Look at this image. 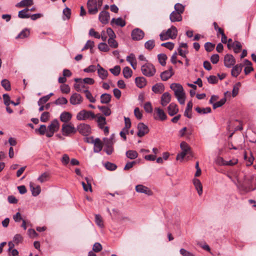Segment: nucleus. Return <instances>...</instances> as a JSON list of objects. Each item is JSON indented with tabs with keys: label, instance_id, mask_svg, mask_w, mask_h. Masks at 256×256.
Instances as JSON below:
<instances>
[{
	"label": "nucleus",
	"instance_id": "obj_13",
	"mask_svg": "<svg viewBox=\"0 0 256 256\" xmlns=\"http://www.w3.org/2000/svg\"><path fill=\"white\" fill-rule=\"evenodd\" d=\"M172 98L171 94L168 92H164L160 98V104L163 106H166L170 101Z\"/></svg>",
	"mask_w": 256,
	"mask_h": 256
},
{
	"label": "nucleus",
	"instance_id": "obj_36",
	"mask_svg": "<svg viewBox=\"0 0 256 256\" xmlns=\"http://www.w3.org/2000/svg\"><path fill=\"white\" fill-rule=\"evenodd\" d=\"M30 34V30L28 28H24L18 35L16 38H26L29 36Z\"/></svg>",
	"mask_w": 256,
	"mask_h": 256
},
{
	"label": "nucleus",
	"instance_id": "obj_48",
	"mask_svg": "<svg viewBox=\"0 0 256 256\" xmlns=\"http://www.w3.org/2000/svg\"><path fill=\"white\" fill-rule=\"evenodd\" d=\"M95 222L96 224L100 228H102L104 226L103 220L100 214L95 215Z\"/></svg>",
	"mask_w": 256,
	"mask_h": 256
},
{
	"label": "nucleus",
	"instance_id": "obj_4",
	"mask_svg": "<svg viewBox=\"0 0 256 256\" xmlns=\"http://www.w3.org/2000/svg\"><path fill=\"white\" fill-rule=\"evenodd\" d=\"M63 135L68 136L71 134H74L76 132V130L74 125L71 124H64L62 125V128Z\"/></svg>",
	"mask_w": 256,
	"mask_h": 256
},
{
	"label": "nucleus",
	"instance_id": "obj_45",
	"mask_svg": "<svg viewBox=\"0 0 256 256\" xmlns=\"http://www.w3.org/2000/svg\"><path fill=\"white\" fill-rule=\"evenodd\" d=\"M220 160L222 162V165H225V166H234V165L236 164L238 162V160L237 159L234 160H230L228 161H225L222 158H220Z\"/></svg>",
	"mask_w": 256,
	"mask_h": 256
},
{
	"label": "nucleus",
	"instance_id": "obj_16",
	"mask_svg": "<svg viewBox=\"0 0 256 256\" xmlns=\"http://www.w3.org/2000/svg\"><path fill=\"white\" fill-rule=\"evenodd\" d=\"M178 106L174 102L171 103L168 107V114L170 116L176 114L178 112Z\"/></svg>",
	"mask_w": 256,
	"mask_h": 256
},
{
	"label": "nucleus",
	"instance_id": "obj_26",
	"mask_svg": "<svg viewBox=\"0 0 256 256\" xmlns=\"http://www.w3.org/2000/svg\"><path fill=\"white\" fill-rule=\"evenodd\" d=\"M180 147L182 152H184L187 154H192L191 148L186 142H182L180 143Z\"/></svg>",
	"mask_w": 256,
	"mask_h": 256
},
{
	"label": "nucleus",
	"instance_id": "obj_43",
	"mask_svg": "<svg viewBox=\"0 0 256 256\" xmlns=\"http://www.w3.org/2000/svg\"><path fill=\"white\" fill-rule=\"evenodd\" d=\"M195 110L199 114H206L208 113H210L211 112V108L209 107L201 108L200 107H196L195 108Z\"/></svg>",
	"mask_w": 256,
	"mask_h": 256
},
{
	"label": "nucleus",
	"instance_id": "obj_57",
	"mask_svg": "<svg viewBox=\"0 0 256 256\" xmlns=\"http://www.w3.org/2000/svg\"><path fill=\"white\" fill-rule=\"evenodd\" d=\"M214 44L210 42H207L204 44V48L207 52H212L214 49Z\"/></svg>",
	"mask_w": 256,
	"mask_h": 256
},
{
	"label": "nucleus",
	"instance_id": "obj_58",
	"mask_svg": "<svg viewBox=\"0 0 256 256\" xmlns=\"http://www.w3.org/2000/svg\"><path fill=\"white\" fill-rule=\"evenodd\" d=\"M242 44L240 42L236 41L234 46V51L235 53H238L242 49Z\"/></svg>",
	"mask_w": 256,
	"mask_h": 256
},
{
	"label": "nucleus",
	"instance_id": "obj_18",
	"mask_svg": "<svg viewBox=\"0 0 256 256\" xmlns=\"http://www.w3.org/2000/svg\"><path fill=\"white\" fill-rule=\"evenodd\" d=\"M166 33L169 38L174 39L176 37L178 30L175 26H172L166 30Z\"/></svg>",
	"mask_w": 256,
	"mask_h": 256
},
{
	"label": "nucleus",
	"instance_id": "obj_41",
	"mask_svg": "<svg viewBox=\"0 0 256 256\" xmlns=\"http://www.w3.org/2000/svg\"><path fill=\"white\" fill-rule=\"evenodd\" d=\"M126 156L130 159H135L138 156V152L135 150H130L126 152Z\"/></svg>",
	"mask_w": 256,
	"mask_h": 256
},
{
	"label": "nucleus",
	"instance_id": "obj_11",
	"mask_svg": "<svg viewBox=\"0 0 256 256\" xmlns=\"http://www.w3.org/2000/svg\"><path fill=\"white\" fill-rule=\"evenodd\" d=\"M82 96L78 93H74L72 94L70 99V103L72 105L80 104L82 102Z\"/></svg>",
	"mask_w": 256,
	"mask_h": 256
},
{
	"label": "nucleus",
	"instance_id": "obj_37",
	"mask_svg": "<svg viewBox=\"0 0 256 256\" xmlns=\"http://www.w3.org/2000/svg\"><path fill=\"white\" fill-rule=\"evenodd\" d=\"M155 46V41L154 40H150L146 41L144 44L146 49L151 50Z\"/></svg>",
	"mask_w": 256,
	"mask_h": 256
},
{
	"label": "nucleus",
	"instance_id": "obj_64",
	"mask_svg": "<svg viewBox=\"0 0 256 256\" xmlns=\"http://www.w3.org/2000/svg\"><path fill=\"white\" fill-rule=\"evenodd\" d=\"M134 114L135 116L138 120H141L142 117V114L138 108H135L134 110Z\"/></svg>",
	"mask_w": 256,
	"mask_h": 256
},
{
	"label": "nucleus",
	"instance_id": "obj_51",
	"mask_svg": "<svg viewBox=\"0 0 256 256\" xmlns=\"http://www.w3.org/2000/svg\"><path fill=\"white\" fill-rule=\"evenodd\" d=\"M104 166L108 170H114L117 168V166L115 164L110 162H106L104 164Z\"/></svg>",
	"mask_w": 256,
	"mask_h": 256
},
{
	"label": "nucleus",
	"instance_id": "obj_9",
	"mask_svg": "<svg viewBox=\"0 0 256 256\" xmlns=\"http://www.w3.org/2000/svg\"><path fill=\"white\" fill-rule=\"evenodd\" d=\"M136 191L138 193L144 194L148 196H152V192L150 189L142 184H138L136 186Z\"/></svg>",
	"mask_w": 256,
	"mask_h": 256
},
{
	"label": "nucleus",
	"instance_id": "obj_8",
	"mask_svg": "<svg viewBox=\"0 0 256 256\" xmlns=\"http://www.w3.org/2000/svg\"><path fill=\"white\" fill-rule=\"evenodd\" d=\"M78 132L84 136H88L91 132V128L90 126L87 124H80L78 126Z\"/></svg>",
	"mask_w": 256,
	"mask_h": 256
},
{
	"label": "nucleus",
	"instance_id": "obj_50",
	"mask_svg": "<svg viewBox=\"0 0 256 256\" xmlns=\"http://www.w3.org/2000/svg\"><path fill=\"white\" fill-rule=\"evenodd\" d=\"M226 102V98H223L221 99L220 101L217 102L212 104L214 109H216L222 106L223 104H225Z\"/></svg>",
	"mask_w": 256,
	"mask_h": 256
},
{
	"label": "nucleus",
	"instance_id": "obj_24",
	"mask_svg": "<svg viewBox=\"0 0 256 256\" xmlns=\"http://www.w3.org/2000/svg\"><path fill=\"white\" fill-rule=\"evenodd\" d=\"M170 18L172 22H180L182 20V16L180 13L174 11L170 14Z\"/></svg>",
	"mask_w": 256,
	"mask_h": 256
},
{
	"label": "nucleus",
	"instance_id": "obj_33",
	"mask_svg": "<svg viewBox=\"0 0 256 256\" xmlns=\"http://www.w3.org/2000/svg\"><path fill=\"white\" fill-rule=\"evenodd\" d=\"M30 188L32 192V194L33 196H38L40 192V186H38L34 187L33 186V184L32 182L30 183Z\"/></svg>",
	"mask_w": 256,
	"mask_h": 256
},
{
	"label": "nucleus",
	"instance_id": "obj_59",
	"mask_svg": "<svg viewBox=\"0 0 256 256\" xmlns=\"http://www.w3.org/2000/svg\"><path fill=\"white\" fill-rule=\"evenodd\" d=\"M240 84H241L240 83V82H238L236 83L234 86L233 90H232V92L233 97L236 96L238 94V90H239V87L240 86Z\"/></svg>",
	"mask_w": 256,
	"mask_h": 256
},
{
	"label": "nucleus",
	"instance_id": "obj_63",
	"mask_svg": "<svg viewBox=\"0 0 256 256\" xmlns=\"http://www.w3.org/2000/svg\"><path fill=\"white\" fill-rule=\"evenodd\" d=\"M180 252L182 256H195L194 254L184 248H181L180 250Z\"/></svg>",
	"mask_w": 256,
	"mask_h": 256
},
{
	"label": "nucleus",
	"instance_id": "obj_31",
	"mask_svg": "<svg viewBox=\"0 0 256 256\" xmlns=\"http://www.w3.org/2000/svg\"><path fill=\"white\" fill-rule=\"evenodd\" d=\"M112 25L115 24L116 26L124 27L126 26V22L122 18H113L110 22Z\"/></svg>",
	"mask_w": 256,
	"mask_h": 256
},
{
	"label": "nucleus",
	"instance_id": "obj_61",
	"mask_svg": "<svg viewBox=\"0 0 256 256\" xmlns=\"http://www.w3.org/2000/svg\"><path fill=\"white\" fill-rule=\"evenodd\" d=\"M89 35L96 38H100V36L98 32L95 31L94 28H90L89 30Z\"/></svg>",
	"mask_w": 256,
	"mask_h": 256
},
{
	"label": "nucleus",
	"instance_id": "obj_42",
	"mask_svg": "<svg viewBox=\"0 0 256 256\" xmlns=\"http://www.w3.org/2000/svg\"><path fill=\"white\" fill-rule=\"evenodd\" d=\"M83 92L85 93L86 98L88 99L90 102L92 103L95 102L96 99L93 97L92 93L88 90H84Z\"/></svg>",
	"mask_w": 256,
	"mask_h": 256
},
{
	"label": "nucleus",
	"instance_id": "obj_27",
	"mask_svg": "<svg viewBox=\"0 0 256 256\" xmlns=\"http://www.w3.org/2000/svg\"><path fill=\"white\" fill-rule=\"evenodd\" d=\"M60 126L59 122L56 119L54 120L51 124L48 126V130L56 132L58 130Z\"/></svg>",
	"mask_w": 256,
	"mask_h": 256
},
{
	"label": "nucleus",
	"instance_id": "obj_39",
	"mask_svg": "<svg viewBox=\"0 0 256 256\" xmlns=\"http://www.w3.org/2000/svg\"><path fill=\"white\" fill-rule=\"evenodd\" d=\"M98 108L106 116H108L111 114L110 108L106 106H98Z\"/></svg>",
	"mask_w": 256,
	"mask_h": 256
},
{
	"label": "nucleus",
	"instance_id": "obj_56",
	"mask_svg": "<svg viewBox=\"0 0 256 256\" xmlns=\"http://www.w3.org/2000/svg\"><path fill=\"white\" fill-rule=\"evenodd\" d=\"M50 113L48 112H44L40 116V119L42 122H46L50 118Z\"/></svg>",
	"mask_w": 256,
	"mask_h": 256
},
{
	"label": "nucleus",
	"instance_id": "obj_49",
	"mask_svg": "<svg viewBox=\"0 0 256 256\" xmlns=\"http://www.w3.org/2000/svg\"><path fill=\"white\" fill-rule=\"evenodd\" d=\"M68 103V100L66 98L64 97H61L58 98L54 102V104L56 105H62V104H66Z\"/></svg>",
	"mask_w": 256,
	"mask_h": 256
},
{
	"label": "nucleus",
	"instance_id": "obj_10",
	"mask_svg": "<svg viewBox=\"0 0 256 256\" xmlns=\"http://www.w3.org/2000/svg\"><path fill=\"white\" fill-rule=\"evenodd\" d=\"M138 136L139 137H142L149 132V128L147 126L142 122H140L138 124Z\"/></svg>",
	"mask_w": 256,
	"mask_h": 256
},
{
	"label": "nucleus",
	"instance_id": "obj_52",
	"mask_svg": "<svg viewBox=\"0 0 256 256\" xmlns=\"http://www.w3.org/2000/svg\"><path fill=\"white\" fill-rule=\"evenodd\" d=\"M98 49L102 52H108L109 50L108 46L105 42H101L98 46Z\"/></svg>",
	"mask_w": 256,
	"mask_h": 256
},
{
	"label": "nucleus",
	"instance_id": "obj_25",
	"mask_svg": "<svg viewBox=\"0 0 256 256\" xmlns=\"http://www.w3.org/2000/svg\"><path fill=\"white\" fill-rule=\"evenodd\" d=\"M193 184L199 196H201L202 194V186L200 180L197 178H194Z\"/></svg>",
	"mask_w": 256,
	"mask_h": 256
},
{
	"label": "nucleus",
	"instance_id": "obj_54",
	"mask_svg": "<svg viewBox=\"0 0 256 256\" xmlns=\"http://www.w3.org/2000/svg\"><path fill=\"white\" fill-rule=\"evenodd\" d=\"M110 71L115 76H118L120 72V67L119 66H116L114 68H110Z\"/></svg>",
	"mask_w": 256,
	"mask_h": 256
},
{
	"label": "nucleus",
	"instance_id": "obj_2",
	"mask_svg": "<svg viewBox=\"0 0 256 256\" xmlns=\"http://www.w3.org/2000/svg\"><path fill=\"white\" fill-rule=\"evenodd\" d=\"M141 70L144 75L148 77H151L154 75L156 70L154 66L150 63H146L141 68Z\"/></svg>",
	"mask_w": 256,
	"mask_h": 256
},
{
	"label": "nucleus",
	"instance_id": "obj_28",
	"mask_svg": "<svg viewBox=\"0 0 256 256\" xmlns=\"http://www.w3.org/2000/svg\"><path fill=\"white\" fill-rule=\"evenodd\" d=\"M34 4L33 0H22L16 4L17 8L29 6Z\"/></svg>",
	"mask_w": 256,
	"mask_h": 256
},
{
	"label": "nucleus",
	"instance_id": "obj_60",
	"mask_svg": "<svg viewBox=\"0 0 256 256\" xmlns=\"http://www.w3.org/2000/svg\"><path fill=\"white\" fill-rule=\"evenodd\" d=\"M102 250V246L99 242H96L92 247V250L96 252H98Z\"/></svg>",
	"mask_w": 256,
	"mask_h": 256
},
{
	"label": "nucleus",
	"instance_id": "obj_32",
	"mask_svg": "<svg viewBox=\"0 0 256 256\" xmlns=\"http://www.w3.org/2000/svg\"><path fill=\"white\" fill-rule=\"evenodd\" d=\"M96 117H97V123L98 124V127L100 129H102L104 126L106 124V119L105 117L102 116H98L96 115Z\"/></svg>",
	"mask_w": 256,
	"mask_h": 256
},
{
	"label": "nucleus",
	"instance_id": "obj_40",
	"mask_svg": "<svg viewBox=\"0 0 256 256\" xmlns=\"http://www.w3.org/2000/svg\"><path fill=\"white\" fill-rule=\"evenodd\" d=\"M1 84L6 90L9 91L11 90L10 84L8 80H2L1 82Z\"/></svg>",
	"mask_w": 256,
	"mask_h": 256
},
{
	"label": "nucleus",
	"instance_id": "obj_15",
	"mask_svg": "<svg viewBox=\"0 0 256 256\" xmlns=\"http://www.w3.org/2000/svg\"><path fill=\"white\" fill-rule=\"evenodd\" d=\"M74 81L78 82V84H74V88L77 92H83V90L86 89L82 78H75Z\"/></svg>",
	"mask_w": 256,
	"mask_h": 256
},
{
	"label": "nucleus",
	"instance_id": "obj_30",
	"mask_svg": "<svg viewBox=\"0 0 256 256\" xmlns=\"http://www.w3.org/2000/svg\"><path fill=\"white\" fill-rule=\"evenodd\" d=\"M192 101H190L188 104L186 109L184 112V116L189 118H192Z\"/></svg>",
	"mask_w": 256,
	"mask_h": 256
},
{
	"label": "nucleus",
	"instance_id": "obj_34",
	"mask_svg": "<svg viewBox=\"0 0 256 256\" xmlns=\"http://www.w3.org/2000/svg\"><path fill=\"white\" fill-rule=\"evenodd\" d=\"M28 8H24L18 12V16L20 18H28L30 17V14L28 13Z\"/></svg>",
	"mask_w": 256,
	"mask_h": 256
},
{
	"label": "nucleus",
	"instance_id": "obj_44",
	"mask_svg": "<svg viewBox=\"0 0 256 256\" xmlns=\"http://www.w3.org/2000/svg\"><path fill=\"white\" fill-rule=\"evenodd\" d=\"M158 58L160 64L162 66H165L166 64V60L167 59L166 56L165 54H158Z\"/></svg>",
	"mask_w": 256,
	"mask_h": 256
},
{
	"label": "nucleus",
	"instance_id": "obj_5",
	"mask_svg": "<svg viewBox=\"0 0 256 256\" xmlns=\"http://www.w3.org/2000/svg\"><path fill=\"white\" fill-rule=\"evenodd\" d=\"M87 6L89 14H94L98 12V8L96 0H88Z\"/></svg>",
	"mask_w": 256,
	"mask_h": 256
},
{
	"label": "nucleus",
	"instance_id": "obj_22",
	"mask_svg": "<svg viewBox=\"0 0 256 256\" xmlns=\"http://www.w3.org/2000/svg\"><path fill=\"white\" fill-rule=\"evenodd\" d=\"M98 76L102 80H105L108 76V72L102 68L99 64H98Z\"/></svg>",
	"mask_w": 256,
	"mask_h": 256
},
{
	"label": "nucleus",
	"instance_id": "obj_20",
	"mask_svg": "<svg viewBox=\"0 0 256 256\" xmlns=\"http://www.w3.org/2000/svg\"><path fill=\"white\" fill-rule=\"evenodd\" d=\"M60 118L62 122L66 124L71 120L72 114L69 112H64L60 114Z\"/></svg>",
	"mask_w": 256,
	"mask_h": 256
},
{
	"label": "nucleus",
	"instance_id": "obj_19",
	"mask_svg": "<svg viewBox=\"0 0 256 256\" xmlns=\"http://www.w3.org/2000/svg\"><path fill=\"white\" fill-rule=\"evenodd\" d=\"M152 90L155 94H162L164 90V86L162 83H157L152 86Z\"/></svg>",
	"mask_w": 256,
	"mask_h": 256
},
{
	"label": "nucleus",
	"instance_id": "obj_3",
	"mask_svg": "<svg viewBox=\"0 0 256 256\" xmlns=\"http://www.w3.org/2000/svg\"><path fill=\"white\" fill-rule=\"evenodd\" d=\"M96 118L94 114L91 111L82 110L78 113L76 118L78 120H93Z\"/></svg>",
	"mask_w": 256,
	"mask_h": 256
},
{
	"label": "nucleus",
	"instance_id": "obj_6",
	"mask_svg": "<svg viewBox=\"0 0 256 256\" xmlns=\"http://www.w3.org/2000/svg\"><path fill=\"white\" fill-rule=\"evenodd\" d=\"M131 36L133 40H140L144 37V33L142 30L136 28L132 30Z\"/></svg>",
	"mask_w": 256,
	"mask_h": 256
},
{
	"label": "nucleus",
	"instance_id": "obj_1",
	"mask_svg": "<svg viewBox=\"0 0 256 256\" xmlns=\"http://www.w3.org/2000/svg\"><path fill=\"white\" fill-rule=\"evenodd\" d=\"M170 88L174 92V94L180 104H184L186 100V94L182 86L180 84L172 83Z\"/></svg>",
	"mask_w": 256,
	"mask_h": 256
},
{
	"label": "nucleus",
	"instance_id": "obj_7",
	"mask_svg": "<svg viewBox=\"0 0 256 256\" xmlns=\"http://www.w3.org/2000/svg\"><path fill=\"white\" fill-rule=\"evenodd\" d=\"M154 118L156 120L164 121L166 120L167 116L164 110L159 108H156L154 109Z\"/></svg>",
	"mask_w": 256,
	"mask_h": 256
},
{
	"label": "nucleus",
	"instance_id": "obj_14",
	"mask_svg": "<svg viewBox=\"0 0 256 256\" xmlns=\"http://www.w3.org/2000/svg\"><path fill=\"white\" fill-rule=\"evenodd\" d=\"M98 18L102 24H108L110 18L109 12L106 11L101 12L100 13Z\"/></svg>",
	"mask_w": 256,
	"mask_h": 256
},
{
	"label": "nucleus",
	"instance_id": "obj_17",
	"mask_svg": "<svg viewBox=\"0 0 256 256\" xmlns=\"http://www.w3.org/2000/svg\"><path fill=\"white\" fill-rule=\"evenodd\" d=\"M174 74V72H173L172 68L170 67L168 70L163 72L160 74V77L162 80L166 81Z\"/></svg>",
	"mask_w": 256,
	"mask_h": 256
},
{
	"label": "nucleus",
	"instance_id": "obj_38",
	"mask_svg": "<svg viewBox=\"0 0 256 256\" xmlns=\"http://www.w3.org/2000/svg\"><path fill=\"white\" fill-rule=\"evenodd\" d=\"M122 73L125 78H128L132 76V71L129 67L126 66L123 69Z\"/></svg>",
	"mask_w": 256,
	"mask_h": 256
},
{
	"label": "nucleus",
	"instance_id": "obj_35",
	"mask_svg": "<svg viewBox=\"0 0 256 256\" xmlns=\"http://www.w3.org/2000/svg\"><path fill=\"white\" fill-rule=\"evenodd\" d=\"M112 96L108 94H104L100 96V102L102 104H108L111 100Z\"/></svg>",
	"mask_w": 256,
	"mask_h": 256
},
{
	"label": "nucleus",
	"instance_id": "obj_47",
	"mask_svg": "<svg viewBox=\"0 0 256 256\" xmlns=\"http://www.w3.org/2000/svg\"><path fill=\"white\" fill-rule=\"evenodd\" d=\"M174 10L176 12H178L182 14L184 10V6L180 3H177L174 6Z\"/></svg>",
	"mask_w": 256,
	"mask_h": 256
},
{
	"label": "nucleus",
	"instance_id": "obj_23",
	"mask_svg": "<svg viewBox=\"0 0 256 256\" xmlns=\"http://www.w3.org/2000/svg\"><path fill=\"white\" fill-rule=\"evenodd\" d=\"M94 152H100L102 148V144L100 140L98 138H96L94 140Z\"/></svg>",
	"mask_w": 256,
	"mask_h": 256
},
{
	"label": "nucleus",
	"instance_id": "obj_21",
	"mask_svg": "<svg viewBox=\"0 0 256 256\" xmlns=\"http://www.w3.org/2000/svg\"><path fill=\"white\" fill-rule=\"evenodd\" d=\"M242 67L243 64H236L234 66L231 71V74L232 76L234 77H237L241 72Z\"/></svg>",
	"mask_w": 256,
	"mask_h": 256
},
{
	"label": "nucleus",
	"instance_id": "obj_12",
	"mask_svg": "<svg viewBox=\"0 0 256 256\" xmlns=\"http://www.w3.org/2000/svg\"><path fill=\"white\" fill-rule=\"evenodd\" d=\"M236 63V60L234 57L230 54H227L224 58V64L227 68H230Z\"/></svg>",
	"mask_w": 256,
	"mask_h": 256
},
{
	"label": "nucleus",
	"instance_id": "obj_62",
	"mask_svg": "<svg viewBox=\"0 0 256 256\" xmlns=\"http://www.w3.org/2000/svg\"><path fill=\"white\" fill-rule=\"evenodd\" d=\"M144 108L146 112L151 113L152 111V106L150 102H146L144 104Z\"/></svg>",
	"mask_w": 256,
	"mask_h": 256
},
{
	"label": "nucleus",
	"instance_id": "obj_53",
	"mask_svg": "<svg viewBox=\"0 0 256 256\" xmlns=\"http://www.w3.org/2000/svg\"><path fill=\"white\" fill-rule=\"evenodd\" d=\"M116 38H108V42L110 46L112 48H116L118 46V43L115 40Z\"/></svg>",
	"mask_w": 256,
	"mask_h": 256
},
{
	"label": "nucleus",
	"instance_id": "obj_55",
	"mask_svg": "<svg viewBox=\"0 0 256 256\" xmlns=\"http://www.w3.org/2000/svg\"><path fill=\"white\" fill-rule=\"evenodd\" d=\"M124 123H125V126L123 128L124 130H125L126 132H128V129L131 126V122L130 120L128 118L124 117Z\"/></svg>",
	"mask_w": 256,
	"mask_h": 256
},
{
	"label": "nucleus",
	"instance_id": "obj_46",
	"mask_svg": "<svg viewBox=\"0 0 256 256\" xmlns=\"http://www.w3.org/2000/svg\"><path fill=\"white\" fill-rule=\"evenodd\" d=\"M49 176V174L48 172H44L38 178V180L40 182L42 183L48 181Z\"/></svg>",
	"mask_w": 256,
	"mask_h": 256
},
{
	"label": "nucleus",
	"instance_id": "obj_29",
	"mask_svg": "<svg viewBox=\"0 0 256 256\" xmlns=\"http://www.w3.org/2000/svg\"><path fill=\"white\" fill-rule=\"evenodd\" d=\"M135 82L138 87L142 88L146 84V79L144 77H138L135 79Z\"/></svg>",
	"mask_w": 256,
	"mask_h": 256
}]
</instances>
